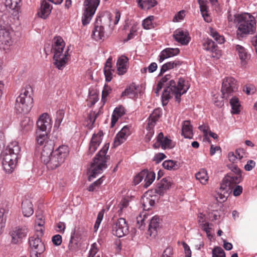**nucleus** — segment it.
I'll return each mask as SVG.
<instances>
[{"label":"nucleus","mask_w":257,"mask_h":257,"mask_svg":"<svg viewBox=\"0 0 257 257\" xmlns=\"http://www.w3.org/2000/svg\"><path fill=\"white\" fill-rule=\"evenodd\" d=\"M170 79V75H166L159 82L163 86L166 85L162 95L163 104H166L169 99L173 95H175L176 101L179 103L181 96L185 93L190 87L187 82L183 78H180L177 83L173 80H170L168 83H167Z\"/></svg>","instance_id":"nucleus-1"},{"label":"nucleus","mask_w":257,"mask_h":257,"mask_svg":"<svg viewBox=\"0 0 257 257\" xmlns=\"http://www.w3.org/2000/svg\"><path fill=\"white\" fill-rule=\"evenodd\" d=\"M51 144L44 146L41 152V159L47 167L51 170L55 169L64 162L69 150L67 146L62 145L53 151Z\"/></svg>","instance_id":"nucleus-2"},{"label":"nucleus","mask_w":257,"mask_h":257,"mask_svg":"<svg viewBox=\"0 0 257 257\" xmlns=\"http://www.w3.org/2000/svg\"><path fill=\"white\" fill-rule=\"evenodd\" d=\"M20 151L21 148L16 141L10 143L7 146L2 162L3 168L7 173L10 174L14 170L20 158Z\"/></svg>","instance_id":"nucleus-3"},{"label":"nucleus","mask_w":257,"mask_h":257,"mask_svg":"<svg viewBox=\"0 0 257 257\" xmlns=\"http://www.w3.org/2000/svg\"><path fill=\"white\" fill-rule=\"evenodd\" d=\"M65 43L59 36L53 39L52 52L53 53L54 64L59 70H62L66 66L68 58V49H65Z\"/></svg>","instance_id":"nucleus-4"},{"label":"nucleus","mask_w":257,"mask_h":257,"mask_svg":"<svg viewBox=\"0 0 257 257\" xmlns=\"http://www.w3.org/2000/svg\"><path fill=\"white\" fill-rule=\"evenodd\" d=\"M108 148L107 145H105L94 158L88 170L89 181H91L98 174L101 173L103 169L106 167V163L109 159V156L106 154Z\"/></svg>","instance_id":"nucleus-5"},{"label":"nucleus","mask_w":257,"mask_h":257,"mask_svg":"<svg viewBox=\"0 0 257 257\" xmlns=\"http://www.w3.org/2000/svg\"><path fill=\"white\" fill-rule=\"evenodd\" d=\"M238 23V31L241 34H252L256 30L255 18L248 13L240 15L235 19Z\"/></svg>","instance_id":"nucleus-6"},{"label":"nucleus","mask_w":257,"mask_h":257,"mask_svg":"<svg viewBox=\"0 0 257 257\" xmlns=\"http://www.w3.org/2000/svg\"><path fill=\"white\" fill-rule=\"evenodd\" d=\"M33 98L28 90L24 89L17 98L15 103V109L18 113H28L32 107Z\"/></svg>","instance_id":"nucleus-7"},{"label":"nucleus","mask_w":257,"mask_h":257,"mask_svg":"<svg viewBox=\"0 0 257 257\" xmlns=\"http://www.w3.org/2000/svg\"><path fill=\"white\" fill-rule=\"evenodd\" d=\"M111 14L106 13L101 17L96 19L92 37L96 41L102 40L104 38V27L110 26L112 20Z\"/></svg>","instance_id":"nucleus-8"},{"label":"nucleus","mask_w":257,"mask_h":257,"mask_svg":"<svg viewBox=\"0 0 257 257\" xmlns=\"http://www.w3.org/2000/svg\"><path fill=\"white\" fill-rule=\"evenodd\" d=\"M141 201L143 209L145 211L141 212L140 215L137 217V222L138 228L142 230L144 229V224H145V221L147 217V213L145 211L151 209L154 205L155 199L153 198V196H151L150 194L146 192L142 197Z\"/></svg>","instance_id":"nucleus-9"},{"label":"nucleus","mask_w":257,"mask_h":257,"mask_svg":"<svg viewBox=\"0 0 257 257\" xmlns=\"http://www.w3.org/2000/svg\"><path fill=\"white\" fill-rule=\"evenodd\" d=\"M99 4V0H85L84 1L85 11L82 19L83 25L89 23Z\"/></svg>","instance_id":"nucleus-10"},{"label":"nucleus","mask_w":257,"mask_h":257,"mask_svg":"<svg viewBox=\"0 0 257 257\" xmlns=\"http://www.w3.org/2000/svg\"><path fill=\"white\" fill-rule=\"evenodd\" d=\"M13 33V31L9 26L0 24V47L3 49H8L12 45Z\"/></svg>","instance_id":"nucleus-11"},{"label":"nucleus","mask_w":257,"mask_h":257,"mask_svg":"<svg viewBox=\"0 0 257 257\" xmlns=\"http://www.w3.org/2000/svg\"><path fill=\"white\" fill-rule=\"evenodd\" d=\"M237 82L232 77H226L222 80L221 92L222 97L227 99L237 89Z\"/></svg>","instance_id":"nucleus-12"},{"label":"nucleus","mask_w":257,"mask_h":257,"mask_svg":"<svg viewBox=\"0 0 257 257\" xmlns=\"http://www.w3.org/2000/svg\"><path fill=\"white\" fill-rule=\"evenodd\" d=\"M29 243L32 249L31 257H42L45 250V246L40 237L35 235L29 238Z\"/></svg>","instance_id":"nucleus-13"},{"label":"nucleus","mask_w":257,"mask_h":257,"mask_svg":"<svg viewBox=\"0 0 257 257\" xmlns=\"http://www.w3.org/2000/svg\"><path fill=\"white\" fill-rule=\"evenodd\" d=\"M161 115V112L159 109H155L150 114L149 117L148 126L147 127L148 133L146 135L145 137L146 142H149L151 140V139L154 134L153 127L155 125L157 121H158Z\"/></svg>","instance_id":"nucleus-14"},{"label":"nucleus","mask_w":257,"mask_h":257,"mask_svg":"<svg viewBox=\"0 0 257 257\" xmlns=\"http://www.w3.org/2000/svg\"><path fill=\"white\" fill-rule=\"evenodd\" d=\"M28 232V229L26 226H17L14 228L10 234L12 237L11 242L13 244H18L25 237Z\"/></svg>","instance_id":"nucleus-15"},{"label":"nucleus","mask_w":257,"mask_h":257,"mask_svg":"<svg viewBox=\"0 0 257 257\" xmlns=\"http://www.w3.org/2000/svg\"><path fill=\"white\" fill-rule=\"evenodd\" d=\"M37 126V131L48 133L52 127V120L48 113H44L40 116Z\"/></svg>","instance_id":"nucleus-16"},{"label":"nucleus","mask_w":257,"mask_h":257,"mask_svg":"<svg viewBox=\"0 0 257 257\" xmlns=\"http://www.w3.org/2000/svg\"><path fill=\"white\" fill-rule=\"evenodd\" d=\"M242 181L241 175H234L229 174L226 175L222 180L221 184V188L225 189L227 188L228 190L232 188L236 184L239 183Z\"/></svg>","instance_id":"nucleus-17"},{"label":"nucleus","mask_w":257,"mask_h":257,"mask_svg":"<svg viewBox=\"0 0 257 257\" xmlns=\"http://www.w3.org/2000/svg\"><path fill=\"white\" fill-rule=\"evenodd\" d=\"M128 229L125 220L120 218L113 225L112 233L118 237H121L128 232Z\"/></svg>","instance_id":"nucleus-18"},{"label":"nucleus","mask_w":257,"mask_h":257,"mask_svg":"<svg viewBox=\"0 0 257 257\" xmlns=\"http://www.w3.org/2000/svg\"><path fill=\"white\" fill-rule=\"evenodd\" d=\"M103 132L99 131L97 133H94L90 141L88 150V153L93 154L97 150L102 141Z\"/></svg>","instance_id":"nucleus-19"},{"label":"nucleus","mask_w":257,"mask_h":257,"mask_svg":"<svg viewBox=\"0 0 257 257\" xmlns=\"http://www.w3.org/2000/svg\"><path fill=\"white\" fill-rule=\"evenodd\" d=\"M173 36L177 42L182 45H187L190 40L188 32L181 29L175 30Z\"/></svg>","instance_id":"nucleus-20"},{"label":"nucleus","mask_w":257,"mask_h":257,"mask_svg":"<svg viewBox=\"0 0 257 257\" xmlns=\"http://www.w3.org/2000/svg\"><path fill=\"white\" fill-rule=\"evenodd\" d=\"M172 182L170 179L163 178L157 184L155 191L160 195H163L167 190L170 188Z\"/></svg>","instance_id":"nucleus-21"},{"label":"nucleus","mask_w":257,"mask_h":257,"mask_svg":"<svg viewBox=\"0 0 257 257\" xmlns=\"http://www.w3.org/2000/svg\"><path fill=\"white\" fill-rule=\"evenodd\" d=\"M199 227L207 234L208 237H212L211 224L206 220V216L202 213H200L197 217Z\"/></svg>","instance_id":"nucleus-22"},{"label":"nucleus","mask_w":257,"mask_h":257,"mask_svg":"<svg viewBox=\"0 0 257 257\" xmlns=\"http://www.w3.org/2000/svg\"><path fill=\"white\" fill-rule=\"evenodd\" d=\"M172 141L167 137H164L162 133H160L157 137V142L153 145L155 148L161 147L163 149L171 148Z\"/></svg>","instance_id":"nucleus-23"},{"label":"nucleus","mask_w":257,"mask_h":257,"mask_svg":"<svg viewBox=\"0 0 257 257\" xmlns=\"http://www.w3.org/2000/svg\"><path fill=\"white\" fill-rule=\"evenodd\" d=\"M235 50L240 60L241 64L243 65H245L250 58V54L248 53L246 49L244 47L240 45H235Z\"/></svg>","instance_id":"nucleus-24"},{"label":"nucleus","mask_w":257,"mask_h":257,"mask_svg":"<svg viewBox=\"0 0 257 257\" xmlns=\"http://www.w3.org/2000/svg\"><path fill=\"white\" fill-rule=\"evenodd\" d=\"M52 7L48 0H43L40 11L38 12V15L41 18L46 19L50 14Z\"/></svg>","instance_id":"nucleus-25"},{"label":"nucleus","mask_w":257,"mask_h":257,"mask_svg":"<svg viewBox=\"0 0 257 257\" xmlns=\"http://www.w3.org/2000/svg\"><path fill=\"white\" fill-rule=\"evenodd\" d=\"M180 52L178 48H168L163 50L159 55V62L162 63L165 59L178 55Z\"/></svg>","instance_id":"nucleus-26"},{"label":"nucleus","mask_w":257,"mask_h":257,"mask_svg":"<svg viewBox=\"0 0 257 257\" xmlns=\"http://www.w3.org/2000/svg\"><path fill=\"white\" fill-rule=\"evenodd\" d=\"M182 135L186 139H191L193 138V128L189 120H185L183 122Z\"/></svg>","instance_id":"nucleus-27"},{"label":"nucleus","mask_w":257,"mask_h":257,"mask_svg":"<svg viewBox=\"0 0 257 257\" xmlns=\"http://www.w3.org/2000/svg\"><path fill=\"white\" fill-rule=\"evenodd\" d=\"M159 227V218L155 216L151 219L149 225L148 233L151 236H155L157 233V229Z\"/></svg>","instance_id":"nucleus-28"},{"label":"nucleus","mask_w":257,"mask_h":257,"mask_svg":"<svg viewBox=\"0 0 257 257\" xmlns=\"http://www.w3.org/2000/svg\"><path fill=\"white\" fill-rule=\"evenodd\" d=\"M22 212L24 216L29 217L34 213L33 204L28 199H25L22 202Z\"/></svg>","instance_id":"nucleus-29"},{"label":"nucleus","mask_w":257,"mask_h":257,"mask_svg":"<svg viewBox=\"0 0 257 257\" xmlns=\"http://www.w3.org/2000/svg\"><path fill=\"white\" fill-rule=\"evenodd\" d=\"M128 61V58L124 56H121L117 62V70L119 75H123L126 72V64Z\"/></svg>","instance_id":"nucleus-30"},{"label":"nucleus","mask_w":257,"mask_h":257,"mask_svg":"<svg viewBox=\"0 0 257 257\" xmlns=\"http://www.w3.org/2000/svg\"><path fill=\"white\" fill-rule=\"evenodd\" d=\"M125 114L124 108L122 106L116 107L113 112L111 116V126H114L119 118Z\"/></svg>","instance_id":"nucleus-31"},{"label":"nucleus","mask_w":257,"mask_h":257,"mask_svg":"<svg viewBox=\"0 0 257 257\" xmlns=\"http://www.w3.org/2000/svg\"><path fill=\"white\" fill-rule=\"evenodd\" d=\"M48 133L46 132H41L40 131H36V141L37 145L44 146L48 144L47 143Z\"/></svg>","instance_id":"nucleus-32"},{"label":"nucleus","mask_w":257,"mask_h":257,"mask_svg":"<svg viewBox=\"0 0 257 257\" xmlns=\"http://www.w3.org/2000/svg\"><path fill=\"white\" fill-rule=\"evenodd\" d=\"M34 125L33 121L30 117H25L21 122V131L27 133L32 130Z\"/></svg>","instance_id":"nucleus-33"},{"label":"nucleus","mask_w":257,"mask_h":257,"mask_svg":"<svg viewBox=\"0 0 257 257\" xmlns=\"http://www.w3.org/2000/svg\"><path fill=\"white\" fill-rule=\"evenodd\" d=\"M181 65V62L179 61H170L164 64L161 67L159 76L164 74L167 71L172 69L178 66Z\"/></svg>","instance_id":"nucleus-34"},{"label":"nucleus","mask_w":257,"mask_h":257,"mask_svg":"<svg viewBox=\"0 0 257 257\" xmlns=\"http://www.w3.org/2000/svg\"><path fill=\"white\" fill-rule=\"evenodd\" d=\"M195 177L196 179L199 180L203 185H205L208 182L209 177L207 171L204 169L200 170L197 172L195 175Z\"/></svg>","instance_id":"nucleus-35"},{"label":"nucleus","mask_w":257,"mask_h":257,"mask_svg":"<svg viewBox=\"0 0 257 257\" xmlns=\"http://www.w3.org/2000/svg\"><path fill=\"white\" fill-rule=\"evenodd\" d=\"M21 0H5L6 7L18 12L21 7Z\"/></svg>","instance_id":"nucleus-36"},{"label":"nucleus","mask_w":257,"mask_h":257,"mask_svg":"<svg viewBox=\"0 0 257 257\" xmlns=\"http://www.w3.org/2000/svg\"><path fill=\"white\" fill-rule=\"evenodd\" d=\"M146 175L144 177V187L148 188L154 181L156 174L154 172L145 170Z\"/></svg>","instance_id":"nucleus-37"},{"label":"nucleus","mask_w":257,"mask_h":257,"mask_svg":"<svg viewBox=\"0 0 257 257\" xmlns=\"http://www.w3.org/2000/svg\"><path fill=\"white\" fill-rule=\"evenodd\" d=\"M137 2L140 7L144 10L151 9L157 4L156 0H137Z\"/></svg>","instance_id":"nucleus-38"},{"label":"nucleus","mask_w":257,"mask_h":257,"mask_svg":"<svg viewBox=\"0 0 257 257\" xmlns=\"http://www.w3.org/2000/svg\"><path fill=\"white\" fill-rule=\"evenodd\" d=\"M228 189L227 188L223 189L221 188V187H220L218 191L215 195V198L217 201L223 202L226 200L228 194Z\"/></svg>","instance_id":"nucleus-39"},{"label":"nucleus","mask_w":257,"mask_h":257,"mask_svg":"<svg viewBox=\"0 0 257 257\" xmlns=\"http://www.w3.org/2000/svg\"><path fill=\"white\" fill-rule=\"evenodd\" d=\"M209 34L210 36L219 44H223L225 39L223 36L220 35L215 29L210 28Z\"/></svg>","instance_id":"nucleus-40"},{"label":"nucleus","mask_w":257,"mask_h":257,"mask_svg":"<svg viewBox=\"0 0 257 257\" xmlns=\"http://www.w3.org/2000/svg\"><path fill=\"white\" fill-rule=\"evenodd\" d=\"M230 104L231 106V112L233 114H238L240 112V103L238 98L236 97H232L230 100Z\"/></svg>","instance_id":"nucleus-41"},{"label":"nucleus","mask_w":257,"mask_h":257,"mask_svg":"<svg viewBox=\"0 0 257 257\" xmlns=\"http://www.w3.org/2000/svg\"><path fill=\"white\" fill-rule=\"evenodd\" d=\"M163 167L168 170H176L179 168L177 162L171 160H166L163 163Z\"/></svg>","instance_id":"nucleus-42"},{"label":"nucleus","mask_w":257,"mask_h":257,"mask_svg":"<svg viewBox=\"0 0 257 257\" xmlns=\"http://www.w3.org/2000/svg\"><path fill=\"white\" fill-rule=\"evenodd\" d=\"M121 96H126L131 98H135L137 96L136 88L134 86H129L122 93Z\"/></svg>","instance_id":"nucleus-43"},{"label":"nucleus","mask_w":257,"mask_h":257,"mask_svg":"<svg viewBox=\"0 0 257 257\" xmlns=\"http://www.w3.org/2000/svg\"><path fill=\"white\" fill-rule=\"evenodd\" d=\"M203 49L206 51L214 52L216 51V46L214 42L210 39L204 40L203 43Z\"/></svg>","instance_id":"nucleus-44"},{"label":"nucleus","mask_w":257,"mask_h":257,"mask_svg":"<svg viewBox=\"0 0 257 257\" xmlns=\"http://www.w3.org/2000/svg\"><path fill=\"white\" fill-rule=\"evenodd\" d=\"M127 138V136L123 135L121 132H119L114 138L113 144L114 147H117L123 143Z\"/></svg>","instance_id":"nucleus-45"},{"label":"nucleus","mask_w":257,"mask_h":257,"mask_svg":"<svg viewBox=\"0 0 257 257\" xmlns=\"http://www.w3.org/2000/svg\"><path fill=\"white\" fill-rule=\"evenodd\" d=\"M127 138V136L123 135L121 132H119L114 138L113 144L114 147H117L123 143Z\"/></svg>","instance_id":"nucleus-46"},{"label":"nucleus","mask_w":257,"mask_h":257,"mask_svg":"<svg viewBox=\"0 0 257 257\" xmlns=\"http://www.w3.org/2000/svg\"><path fill=\"white\" fill-rule=\"evenodd\" d=\"M199 3L200 5L201 15L204 18V20L208 23L210 22L211 20L207 13L206 6L203 3V2H201L200 0H199Z\"/></svg>","instance_id":"nucleus-47"},{"label":"nucleus","mask_w":257,"mask_h":257,"mask_svg":"<svg viewBox=\"0 0 257 257\" xmlns=\"http://www.w3.org/2000/svg\"><path fill=\"white\" fill-rule=\"evenodd\" d=\"M212 257H225L223 249L219 246L214 247L212 251Z\"/></svg>","instance_id":"nucleus-48"},{"label":"nucleus","mask_w":257,"mask_h":257,"mask_svg":"<svg viewBox=\"0 0 257 257\" xmlns=\"http://www.w3.org/2000/svg\"><path fill=\"white\" fill-rule=\"evenodd\" d=\"M128 199L126 198H123L121 200L120 203L118 205V210H117V212L119 216L121 215V213H122L123 209L126 208L128 206Z\"/></svg>","instance_id":"nucleus-49"},{"label":"nucleus","mask_w":257,"mask_h":257,"mask_svg":"<svg viewBox=\"0 0 257 257\" xmlns=\"http://www.w3.org/2000/svg\"><path fill=\"white\" fill-rule=\"evenodd\" d=\"M154 19L153 16L148 17L143 22V27L146 29H150L153 27L152 21Z\"/></svg>","instance_id":"nucleus-50"},{"label":"nucleus","mask_w":257,"mask_h":257,"mask_svg":"<svg viewBox=\"0 0 257 257\" xmlns=\"http://www.w3.org/2000/svg\"><path fill=\"white\" fill-rule=\"evenodd\" d=\"M103 180L102 178L98 179L97 180L89 185L87 190L89 191H94L97 190L100 184L102 183Z\"/></svg>","instance_id":"nucleus-51"},{"label":"nucleus","mask_w":257,"mask_h":257,"mask_svg":"<svg viewBox=\"0 0 257 257\" xmlns=\"http://www.w3.org/2000/svg\"><path fill=\"white\" fill-rule=\"evenodd\" d=\"M88 257H100V254L98 253V249L96 243H94L91 245Z\"/></svg>","instance_id":"nucleus-52"},{"label":"nucleus","mask_w":257,"mask_h":257,"mask_svg":"<svg viewBox=\"0 0 257 257\" xmlns=\"http://www.w3.org/2000/svg\"><path fill=\"white\" fill-rule=\"evenodd\" d=\"M5 210L4 208H0V234L2 233V229L4 227L6 221V218L4 216Z\"/></svg>","instance_id":"nucleus-53"},{"label":"nucleus","mask_w":257,"mask_h":257,"mask_svg":"<svg viewBox=\"0 0 257 257\" xmlns=\"http://www.w3.org/2000/svg\"><path fill=\"white\" fill-rule=\"evenodd\" d=\"M228 168L231 170L230 174L234 175H241V172L240 169L234 164H231L228 165Z\"/></svg>","instance_id":"nucleus-54"},{"label":"nucleus","mask_w":257,"mask_h":257,"mask_svg":"<svg viewBox=\"0 0 257 257\" xmlns=\"http://www.w3.org/2000/svg\"><path fill=\"white\" fill-rule=\"evenodd\" d=\"M145 172V170L140 172L134 178V183L137 185L140 183L143 179H144L145 175H146Z\"/></svg>","instance_id":"nucleus-55"},{"label":"nucleus","mask_w":257,"mask_h":257,"mask_svg":"<svg viewBox=\"0 0 257 257\" xmlns=\"http://www.w3.org/2000/svg\"><path fill=\"white\" fill-rule=\"evenodd\" d=\"M45 224L44 216L42 215H39L37 216L36 219L35 220V225L38 226H44Z\"/></svg>","instance_id":"nucleus-56"},{"label":"nucleus","mask_w":257,"mask_h":257,"mask_svg":"<svg viewBox=\"0 0 257 257\" xmlns=\"http://www.w3.org/2000/svg\"><path fill=\"white\" fill-rule=\"evenodd\" d=\"M44 226H38L35 225L36 233L34 235L36 237H40L44 234Z\"/></svg>","instance_id":"nucleus-57"},{"label":"nucleus","mask_w":257,"mask_h":257,"mask_svg":"<svg viewBox=\"0 0 257 257\" xmlns=\"http://www.w3.org/2000/svg\"><path fill=\"white\" fill-rule=\"evenodd\" d=\"M52 242L56 245H59L62 243V237L59 234H57L53 236Z\"/></svg>","instance_id":"nucleus-58"},{"label":"nucleus","mask_w":257,"mask_h":257,"mask_svg":"<svg viewBox=\"0 0 257 257\" xmlns=\"http://www.w3.org/2000/svg\"><path fill=\"white\" fill-rule=\"evenodd\" d=\"M255 166V162L253 160H249L247 164L244 166V169L246 171L251 170Z\"/></svg>","instance_id":"nucleus-59"},{"label":"nucleus","mask_w":257,"mask_h":257,"mask_svg":"<svg viewBox=\"0 0 257 257\" xmlns=\"http://www.w3.org/2000/svg\"><path fill=\"white\" fill-rule=\"evenodd\" d=\"M111 91V89L107 85H105L102 92V98L104 99Z\"/></svg>","instance_id":"nucleus-60"},{"label":"nucleus","mask_w":257,"mask_h":257,"mask_svg":"<svg viewBox=\"0 0 257 257\" xmlns=\"http://www.w3.org/2000/svg\"><path fill=\"white\" fill-rule=\"evenodd\" d=\"M173 254V248L171 247H168L164 251L162 257H172Z\"/></svg>","instance_id":"nucleus-61"},{"label":"nucleus","mask_w":257,"mask_h":257,"mask_svg":"<svg viewBox=\"0 0 257 257\" xmlns=\"http://www.w3.org/2000/svg\"><path fill=\"white\" fill-rule=\"evenodd\" d=\"M112 71L113 70L112 69L104 70V73L105 75V79L106 81L109 82L111 80L112 78Z\"/></svg>","instance_id":"nucleus-62"},{"label":"nucleus","mask_w":257,"mask_h":257,"mask_svg":"<svg viewBox=\"0 0 257 257\" xmlns=\"http://www.w3.org/2000/svg\"><path fill=\"white\" fill-rule=\"evenodd\" d=\"M64 116V112L62 111H59L57 112V117L56 119V123L59 125L61 123Z\"/></svg>","instance_id":"nucleus-63"},{"label":"nucleus","mask_w":257,"mask_h":257,"mask_svg":"<svg viewBox=\"0 0 257 257\" xmlns=\"http://www.w3.org/2000/svg\"><path fill=\"white\" fill-rule=\"evenodd\" d=\"M98 100V95L96 94H93L92 95H90L87 99L89 101L91 105L94 104Z\"/></svg>","instance_id":"nucleus-64"}]
</instances>
